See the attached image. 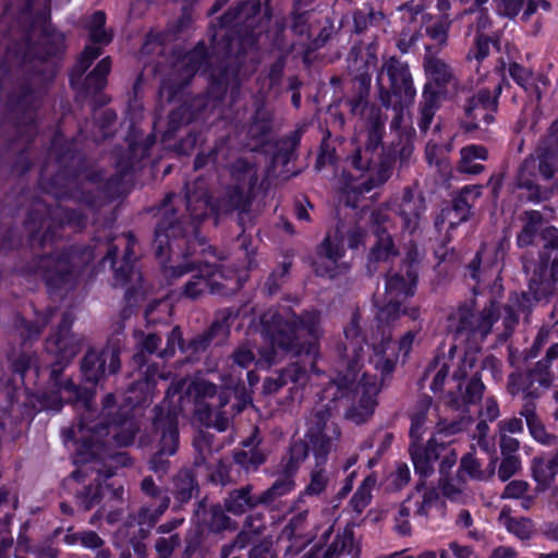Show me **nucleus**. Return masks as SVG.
Wrapping results in <instances>:
<instances>
[{
    "instance_id": "f257e3e1",
    "label": "nucleus",
    "mask_w": 558,
    "mask_h": 558,
    "mask_svg": "<svg viewBox=\"0 0 558 558\" xmlns=\"http://www.w3.org/2000/svg\"><path fill=\"white\" fill-rule=\"evenodd\" d=\"M101 246L106 247L104 262L113 269L112 286L126 287L132 281L134 263L121 259L117 266L119 248L113 244V239L100 243L95 236L89 244L75 243L49 253L35 254L16 271L25 278L40 279L49 296H63L75 288L82 270L101 253Z\"/></svg>"
},
{
    "instance_id": "f03ea898",
    "label": "nucleus",
    "mask_w": 558,
    "mask_h": 558,
    "mask_svg": "<svg viewBox=\"0 0 558 558\" xmlns=\"http://www.w3.org/2000/svg\"><path fill=\"white\" fill-rule=\"evenodd\" d=\"M262 335L267 343L258 350L260 367H270L278 362V354L305 357L311 371L318 375L320 357V313L316 310L296 314L290 306L269 310L260 317Z\"/></svg>"
},
{
    "instance_id": "7ed1b4c3",
    "label": "nucleus",
    "mask_w": 558,
    "mask_h": 558,
    "mask_svg": "<svg viewBox=\"0 0 558 558\" xmlns=\"http://www.w3.org/2000/svg\"><path fill=\"white\" fill-rule=\"evenodd\" d=\"M174 192H168L160 202L159 217L153 240V250L157 259H163L174 247L185 246L187 254L195 253V247L201 248L205 255L216 256V246L208 244L205 236L201 235V223L210 216L216 217L215 198L208 191L185 194L186 215H179L172 207Z\"/></svg>"
},
{
    "instance_id": "20e7f679",
    "label": "nucleus",
    "mask_w": 558,
    "mask_h": 558,
    "mask_svg": "<svg viewBox=\"0 0 558 558\" xmlns=\"http://www.w3.org/2000/svg\"><path fill=\"white\" fill-rule=\"evenodd\" d=\"M201 252L199 247H195V253L187 254L185 246L174 247L163 259H158L168 279L174 280L192 274L182 288L181 295L185 299L196 300L205 293H219L223 288L218 279L223 277L220 262L227 259V254L217 247L216 256Z\"/></svg>"
},
{
    "instance_id": "39448f33",
    "label": "nucleus",
    "mask_w": 558,
    "mask_h": 558,
    "mask_svg": "<svg viewBox=\"0 0 558 558\" xmlns=\"http://www.w3.org/2000/svg\"><path fill=\"white\" fill-rule=\"evenodd\" d=\"M558 174V122H554L546 136L519 165L514 185L527 202L539 204L553 195Z\"/></svg>"
},
{
    "instance_id": "423d86ee",
    "label": "nucleus",
    "mask_w": 558,
    "mask_h": 558,
    "mask_svg": "<svg viewBox=\"0 0 558 558\" xmlns=\"http://www.w3.org/2000/svg\"><path fill=\"white\" fill-rule=\"evenodd\" d=\"M376 64L377 57L372 52L360 57L356 53L352 60L350 59L349 70L353 77L350 89L340 100L351 117L365 121L368 146H376L384 140L386 132V118L381 109L369 101L372 75Z\"/></svg>"
},
{
    "instance_id": "0eeeda50",
    "label": "nucleus",
    "mask_w": 558,
    "mask_h": 558,
    "mask_svg": "<svg viewBox=\"0 0 558 558\" xmlns=\"http://www.w3.org/2000/svg\"><path fill=\"white\" fill-rule=\"evenodd\" d=\"M156 387L140 379L132 383L114 413L107 414L94 427L98 435H111L112 444L119 448L134 444L141 430L140 416L142 410L148 407L154 399Z\"/></svg>"
},
{
    "instance_id": "6e6552de",
    "label": "nucleus",
    "mask_w": 558,
    "mask_h": 558,
    "mask_svg": "<svg viewBox=\"0 0 558 558\" xmlns=\"http://www.w3.org/2000/svg\"><path fill=\"white\" fill-rule=\"evenodd\" d=\"M289 29L303 47L304 58L323 48L331 38L333 24L329 19H319L311 9H305L302 0H294L288 16L277 19L272 28V45L283 50L288 48L284 33Z\"/></svg>"
},
{
    "instance_id": "1a4fd4ad",
    "label": "nucleus",
    "mask_w": 558,
    "mask_h": 558,
    "mask_svg": "<svg viewBox=\"0 0 558 558\" xmlns=\"http://www.w3.org/2000/svg\"><path fill=\"white\" fill-rule=\"evenodd\" d=\"M87 225V216L76 208H53L45 202L36 201L32 204L23 221L28 232L27 243L32 248L44 250L62 239L65 227L73 231H82Z\"/></svg>"
},
{
    "instance_id": "9d476101",
    "label": "nucleus",
    "mask_w": 558,
    "mask_h": 558,
    "mask_svg": "<svg viewBox=\"0 0 558 558\" xmlns=\"http://www.w3.org/2000/svg\"><path fill=\"white\" fill-rule=\"evenodd\" d=\"M255 38L244 35L242 38L227 37L214 43L213 50L219 60L208 73L206 95L214 101L225 100L228 90L239 93L241 87L240 71L250 50L254 49Z\"/></svg>"
},
{
    "instance_id": "9b49d317",
    "label": "nucleus",
    "mask_w": 558,
    "mask_h": 558,
    "mask_svg": "<svg viewBox=\"0 0 558 558\" xmlns=\"http://www.w3.org/2000/svg\"><path fill=\"white\" fill-rule=\"evenodd\" d=\"M378 99L386 109H391L395 116L390 122L391 129H398L403 120L404 111L415 101L416 88L409 63L392 56L381 66L378 76Z\"/></svg>"
},
{
    "instance_id": "f8f14e48",
    "label": "nucleus",
    "mask_w": 558,
    "mask_h": 558,
    "mask_svg": "<svg viewBox=\"0 0 558 558\" xmlns=\"http://www.w3.org/2000/svg\"><path fill=\"white\" fill-rule=\"evenodd\" d=\"M53 147L59 168L48 180H45L43 177L39 179V184L46 193L58 199L75 198L80 190L72 193L71 186L83 174H85L87 182L96 184L97 186L104 182L102 171L96 169L89 170L86 156L77 150L73 144L63 143L56 145L53 143Z\"/></svg>"
},
{
    "instance_id": "ddd939ff",
    "label": "nucleus",
    "mask_w": 558,
    "mask_h": 558,
    "mask_svg": "<svg viewBox=\"0 0 558 558\" xmlns=\"http://www.w3.org/2000/svg\"><path fill=\"white\" fill-rule=\"evenodd\" d=\"M543 239L537 257L523 263L529 292L536 302L548 301L558 283V229H547Z\"/></svg>"
},
{
    "instance_id": "4468645a",
    "label": "nucleus",
    "mask_w": 558,
    "mask_h": 558,
    "mask_svg": "<svg viewBox=\"0 0 558 558\" xmlns=\"http://www.w3.org/2000/svg\"><path fill=\"white\" fill-rule=\"evenodd\" d=\"M180 407L165 398L153 409L151 433L158 437L157 450L149 459V469L162 476L170 469L169 457L179 449V414Z\"/></svg>"
},
{
    "instance_id": "2eb2a0df",
    "label": "nucleus",
    "mask_w": 558,
    "mask_h": 558,
    "mask_svg": "<svg viewBox=\"0 0 558 558\" xmlns=\"http://www.w3.org/2000/svg\"><path fill=\"white\" fill-rule=\"evenodd\" d=\"M414 147L409 141L392 142L385 146L383 140L376 146H368V140L362 147H357L354 153L348 157L347 162L354 169L360 177L365 172L377 169L380 174L391 171L397 161L400 167L407 165L412 157ZM387 178H385L386 180Z\"/></svg>"
},
{
    "instance_id": "dca6fc26",
    "label": "nucleus",
    "mask_w": 558,
    "mask_h": 558,
    "mask_svg": "<svg viewBox=\"0 0 558 558\" xmlns=\"http://www.w3.org/2000/svg\"><path fill=\"white\" fill-rule=\"evenodd\" d=\"M271 0H243L231 5L220 17L219 23L227 28L220 39L228 36L242 38L252 35L255 38L254 49L257 47L262 21H269L272 15Z\"/></svg>"
},
{
    "instance_id": "f3484780",
    "label": "nucleus",
    "mask_w": 558,
    "mask_h": 558,
    "mask_svg": "<svg viewBox=\"0 0 558 558\" xmlns=\"http://www.w3.org/2000/svg\"><path fill=\"white\" fill-rule=\"evenodd\" d=\"M73 323V314L64 312L56 330L46 339V351L56 356L50 365L49 387L62 388L73 381L72 378H63L64 369L81 350V341L72 332Z\"/></svg>"
},
{
    "instance_id": "a211bd4d",
    "label": "nucleus",
    "mask_w": 558,
    "mask_h": 558,
    "mask_svg": "<svg viewBox=\"0 0 558 558\" xmlns=\"http://www.w3.org/2000/svg\"><path fill=\"white\" fill-rule=\"evenodd\" d=\"M231 315L232 313L228 308L219 311L210 325L189 341L187 348H185L181 328L179 326L173 327L167 336L166 348L158 352L157 355L162 360H169L174 356L177 348L182 352L190 350L191 353H202L213 343L221 345L230 336Z\"/></svg>"
},
{
    "instance_id": "6ab92c4d",
    "label": "nucleus",
    "mask_w": 558,
    "mask_h": 558,
    "mask_svg": "<svg viewBox=\"0 0 558 558\" xmlns=\"http://www.w3.org/2000/svg\"><path fill=\"white\" fill-rule=\"evenodd\" d=\"M497 319L494 302L480 313H475L473 304L464 302L448 317L454 341L465 342L469 349L477 347L485 340Z\"/></svg>"
},
{
    "instance_id": "aec40b11",
    "label": "nucleus",
    "mask_w": 558,
    "mask_h": 558,
    "mask_svg": "<svg viewBox=\"0 0 558 558\" xmlns=\"http://www.w3.org/2000/svg\"><path fill=\"white\" fill-rule=\"evenodd\" d=\"M71 477L77 483L73 494L74 505L77 511L87 512L99 506L102 500L109 502H122L124 487L120 481H102V476L96 472V476L88 480L87 471L76 469Z\"/></svg>"
},
{
    "instance_id": "412c9836",
    "label": "nucleus",
    "mask_w": 558,
    "mask_h": 558,
    "mask_svg": "<svg viewBox=\"0 0 558 558\" xmlns=\"http://www.w3.org/2000/svg\"><path fill=\"white\" fill-rule=\"evenodd\" d=\"M558 359V343H553L546 351L545 357L536 362L534 367L526 372H513L508 376L507 389L510 395L524 393V399H537L541 389L550 386L553 376L550 366Z\"/></svg>"
},
{
    "instance_id": "4be33fe9",
    "label": "nucleus",
    "mask_w": 558,
    "mask_h": 558,
    "mask_svg": "<svg viewBox=\"0 0 558 558\" xmlns=\"http://www.w3.org/2000/svg\"><path fill=\"white\" fill-rule=\"evenodd\" d=\"M122 343L119 339L110 338L100 348H89L81 361L83 378L92 385H97L102 378L116 375L121 368Z\"/></svg>"
},
{
    "instance_id": "5701e85b",
    "label": "nucleus",
    "mask_w": 558,
    "mask_h": 558,
    "mask_svg": "<svg viewBox=\"0 0 558 558\" xmlns=\"http://www.w3.org/2000/svg\"><path fill=\"white\" fill-rule=\"evenodd\" d=\"M418 331L420 328L416 330L410 329L398 341L392 339L390 331L387 333L384 331L380 341L373 344V352L376 357L375 368L379 372L383 384L391 378L400 354L403 357V362L407 361Z\"/></svg>"
},
{
    "instance_id": "b1692460",
    "label": "nucleus",
    "mask_w": 558,
    "mask_h": 558,
    "mask_svg": "<svg viewBox=\"0 0 558 558\" xmlns=\"http://www.w3.org/2000/svg\"><path fill=\"white\" fill-rule=\"evenodd\" d=\"M420 260L416 248L407 252L397 269L385 274V292L392 300L403 301L412 298L418 282Z\"/></svg>"
},
{
    "instance_id": "393cba45",
    "label": "nucleus",
    "mask_w": 558,
    "mask_h": 558,
    "mask_svg": "<svg viewBox=\"0 0 558 558\" xmlns=\"http://www.w3.org/2000/svg\"><path fill=\"white\" fill-rule=\"evenodd\" d=\"M95 396L93 388L83 387L69 381L62 388L49 387L48 390L37 393L35 398V412L48 411L58 413L65 403L89 408Z\"/></svg>"
},
{
    "instance_id": "a878e982",
    "label": "nucleus",
    "mask_w": 558,
    "mask_h": 558,
    "mask_svg": "<svg viewBox=\"0 0 558 558\" xmlns=\"http://www.w3.org/2000/svg\"><path fill=\"white\" fill-rule=\"evenodd\" d=\"M119 405H117V399L113 393H107L102 399V410L99 417L90 425H85L81 422V429L86 428L89 432V436L83 437L77 444L75 450V459L77 463L87 464L90 462H98L104 459L105 446L107 438H111V435H98L94 433V427L100 423L104 417L109 413H114Z\"/></svg>"
},
{
    "instance_id": "bb28decb",
    "label": "nucleus",
    "mask_w": 558,
    "mask_h": 558,
    "mask_svg": "<svg viewBox=\"0 0 558 558\" xmlns=\"http://www.w3.org/2000/svg\"><path fill=\"white\" fill-rule=\"evenodd\" d=\"M391 225V219L386 213L380 210L372 213L371 231L376 238V242L367 254V271L369 275L376 271L378 263L388 262L390 258L399 255V251L389 231Z\"/></svg>"
},
{
    "instance_id": "cd10ccee",
    "label": "nucleus",
    "mask_w": 558,
    "mask_h": 558,
    "mask_svg": "<svg viewBox=\"0 0 558 558\" xmlns=\"http://www.w3.org/2000/svg\"><path fill=\"white\" fill-rule=\"evenodd\" d=\"M343 369H339L333 384L337 386L339 392L338 397H351L353 392H368L374 390V395H378L379 388L377 385L376 375L364 373L360 380L357 376L363 366V356H351L350 359H341Z\"/></svg>"
},
{
    "instance_id": "c85d7f7f",
    "label": "nucleus",
    "mask_w": 558,
    "mask_h": 558,
    "mask_svg": "<svg viewBox=\"0 0 558 558\" xmlns=\"http://www.w3.org/2000/svg\"><path fill=\"white\" fill-rule=\"evenodd\" d=\"M282 496L284 495L280 490L279 483H272L270 487L258 495L254 494L253 486L247 484L230 490L223 499V507L233 515H242L259 505L269 506Z\"/></svg>"
},
{
    "instance_id": "c756f323",
    "label": "nucleus",
    "mask_w": 558,
    "mask_h": 558,
    "mask_svg": "<svg viewBox=\"0 0 558 558\" xmlns=\"http://www.w3.org/2000/svg\"><path fill=\"white\" fill-rule=\"evenodd\" d=\"M220 504L208 505V498L202 497L195 504L193 521L198 530L211 533H221L226 530H235V522L226 513Z\"/></svg>"
},
{
    "instance_id": "7c9ffc66",
    "label": "nucleus",
    "mask_w": 558,
    "mask_h": 558,
    "mask_svg": "<svg viewBox=\"0 0 558 558\" xmlns=\"http://www.w3.org/2000/svg\"><path fill=\"white\" fill-rule=\"evenodd\" d=\"M205 110L203 98L193 97L184 100L168 114L167 129L161 133V143L167 145L175 138L179 130L202 118Z\"/></svg>"
},
{
    "instance_id": "2f4dec72",
    "label": "nucleus",
    "mask_w": 558,
    "mask_h": 558,
    "mask_svg": "<svg viewBox=\"0 0 558 558\" xmlns=\"http://www.w3.org/2000/svg\"><path fill=\"white\" fill-rule=\"evenodd\" d=\"M143 494L149 497L153 502L149 506L142 507L138 511V524L154 526L159 518L170 506V496L168 490L156 485L151 476H145L141 483Z\"/></svg>"
},
{
    "instance_id": "473e14b6",
    "label": "nucleus",
    "mask_w": 558,
    "mask_h": 558,
    "mask_svg": "<svg viewBox=\"0 0 558 558\" xmlns=\"http://www.w3.org/2000/svg\"><path fill=\"white\" fill-rule=\"evenodd\" d=\"M124 179L121 175L113 174L104 180L99 186L78 191L75 196L78 203L90 209H100L106 205L117 201L122 195Z\"/></svg>"
},
{
    "instance_id": "72a5a7b5",
    "label": "nucleus",
    "mask_w": 558,
    "mask_h": 558,
    "mask_svg": "<svg viewBox=\"0 0 558 558\" xmlns=\"http://www.w3.org/2000/svg\"><path fill=\"white\" fill-rule=\"evenodd\" d=\"M310 454V445L307 440H292L288 453L281 460L282 475L274 483L280 484V490L283 495L289 494L294 488V477L301 464Z\"/></svg>"
},
{
    "instance_id": "f704fd0d",
    "label": "nucleus",
    "mask_w": 558,
    "mask_h": 558,
    "mask_svg": "<svg viewBox=\"0 0 558 558\" xmlns=\"http://www.w3.org/2000/svg\"><path fill=\"white\" fill-rule=\"evenodd\" d=\"M315 253L318 258L327 259L329 264L315 260L313 263L314 271L317 276L335 278L337 275V263L344 256L342 238L338 232L331 234L328 232L324 240L316 246Z\"/></svg>"
},
{
    "instance_id": "c9c22d12",
    "label": "nucleus",
    "mask_w": 558,
    "mask_h": 558,
    "mask_svg": "<svg viewBox=\"0 0 558 558\" xmlns=\"http://www.w3.org/2000/svg\"><path fill=\"white\" fill-rule=\"evenodd\" d=\"M170 493L173 497V511L182 510L193 498H198L201 486L195 471L192 468L180 469L172 476Z\"/></svg>"
},
{
    "instance_id": "e433bc0d",
    "label": "nucleus",
    "mask_w": 558,
    "mask_h": 558,
    "mask_svg": "<svg viewBox=\"0 0 558 558\" xmlns=\"http://www.w3.org/2000/svg\"><path fill=\"white\" fill-rule=\"evenodd\" d=\"M426 208L425 198L421 194H415L411 187H405L398 208L402 231L414 234L421 226Z\"/></svg>"
},
{
    "instance_id": "4c0bfd02",
    "label": "nucleus",
    "mask_w": 558,
    "mask_h": 558,
    "mask_svg": "<svg viewBox=\"0 0 558 558\" xmlns=\"http://www.w3.org/2000/svg\"><path fill=\"white\" fill-rule=\"evenodd\" d=\"M326 415L319 411L316 414V422L305 434L310 450H312L315 463L319 465L327 464L329 453L332 447V438L326 433Z\"/></svg>"
},
{
    "instance_id": "58836bf2",
    "label": "nucleus",
    "mask_w": 558,
    "mask_h": 558,
    "mask_svg": "<svg viewBox=\"0 0 558 558\" xmlns=\"http://www.w3.org/2000/svg\"><path fill=\"white\" fill-rule=\"evenodd\" d=\"M439 442L436 437H432L425 446L422 444H410L409 454L411 457L414 471L421 481H425L434 472V462L440 458Z\"/></svg>"
},
{
    "instance_id": "ea45409f",
    "label": "nucleus",
    "mask_w": 558,
    "mask_h": 558,
    "mask_svg": "<svg viewBox=\"0 0 558 558\" xmlns=\"http://www.w3.org/2000/svg\"><path fill=\"white\" fill-rule=\"evenodd\" d=\"M254 197L255 194H250L241 184L228 186L221 196L215 198L216 218L233 211H247Z\"/></svg>"
},
{
    "instance_id": "a19ab883",
    "label": "nucleus",
    "mask_w": 558,
    "mask_h": 558,
    "mask_svg": "<svg viewBox=\"0 0 558 558\" xmlns=\"http://www.w3.org/2000/svg\"><path fill=\"white\" fill-rule=\"evenodd\" d=\"M496 252H489L487 245L482 243L471 262L465 265L463 276L473 281L472 291L478 294V286L486 280L496 262Z\"/></svg>"
},
{
    "instance_id": "79ce46f5",
    "label": "nucleus",
    "mask_w": 558,
    "mask_h": 558,
    "mask_svg": "<svg viewBox=\"0 0 558 558\" xmlns=\"http://www.w3.org/2000/svg\"><path fill=\"white\" fill-rule=\"evenodd\" d=\"M447 90L430 86L425 83L422 90V99L418 105L420 117L417 126L421 132L426 133L434 120L436 112L440 108L441 99L446 96Z\"/></svg>"
},
{
    "instance_id": "37998d69",
    "label": "nucleus",
    "mask_w": 558,
    "mask_h": 558,
    "mask_svg": "<svg viewBox=\"0 0 558 558\" xmlns=\"http://www.w3.org/2000/svg\"><path fill=\"white\" fill-rule=\"evenodd\" d=\"M111 65L110 57L102 58L88 74L82 76L77 87L73 89L85 97L100 94L107 86Z\"/></svg>"
},
{
    "instance_id": "c03bdc74",
    "label": "nucleus",
    "mask_w": 558,
    "mask_h": 558,
    "mask_svg": "<svg viewBox=\"0 0 558 558\" xmlns=\"http://www.w3.org/2000/svg\"><path fill=\"white\" fill-rule=\"evenodd\" d=\"M303 134L304 129L300 126L274 141L271 161L275 165L286 167L295 160Z\"/></svg>"
},
{
    "instance_id": "a18cd8bd",
    "label": "nucleus",
    "mask_w": 558,
    "mask_h": 558,
    "mask_svg": "<svg viewBox=\"0 0 558 558\" xmlns=\"http://www.w3.org/2000/svg\"><path fill=\"white\" fill-rule=\"evenodd\" d=\"M487 159L488 150L484 145H466L460 150V160L458 161L457 170L463 174L477 175L485 170V167L476 161H485Z\"/></svg>"
},
{
    "instance_id": "49530a36",
    "label": "nucleus",
    "mask_w": 558,
    "mask_h": 558,
    "mask_svg": "<svg viewBox=\"0 0 558 558\" xmlns=\"http://www.w3.org/2000/svg\"><path fill=\"white\" fill-rule=\"evenodd\" d=\"M532 478L541 490H547L558 474V449L549 458L534 457L531 464Z\"/></svg>"
},
{
    "instance_id": "de8ad7c7",
    "label": "nucleus",
    "mask_w": 558,
    "mask_h": 558,
    "mask_svg": "<svg viewBox=\"0 0 558 558\" xmlns=\"http://www.w3.org/2000/svg\"><path fill=\"white\" fill-rule=\"evenodd\" d=\"M302 361H296L288 364L286 367L281 368L278 373V376L275 378L274 384L275 388H270L267 386V389L270 392H277L283 386L288 384L294 385H304L308 379V371H311L310 361L303 357Z\"/></svg>"
},
{
    "instance_id": "09e8293b",
    "label": "nucleus",
    "mask_w": 558,
    "mask_h": 558,
    "mask_svg": "<svg viewBox=\"0 0 558 558\" xmlns=\"http://www.w3.org/2000/svg\"><path fill=\"white\" fill-rule=\"evenodd\" d=\"M233 184H241L250 194H255L258 183L256 165L245 157L236 158L229 168Z\"/></svg>"
},
{
    "instance_id": "8fccbe9b",
    "label": "nucleus",
    "mask_w": 558,
    "mask_h": 558,
    "mask_svg": "<svg viewBox=\"0 0 558 558\" xmlns=\"http://www.w3.org/2000/svg\"><path fill=\"white\" fill-rule=\"evenodd\" d=\"M472 208L473 204L470 201L456 194L451 199V205L441 209L435 223L438 225L440 219L441 222H448V229H454L471 218Z\"/></svg>"
},
{
    "instance_id": "3c124183",
    "label": "nucleus",
    "mask_w": 558,
    "mask_h": 558,
    "mask_svg": "<svg viewBox=\"0 0 558 558\" xmlns=\"http://www.w3.org/2000/svg\"><path fill=\"white\" fill-rule=\"evenodd\" d=\"M125 141L128 143V148L117 154L114 161V168L117 171L114 174L121 175L123 179L133 173L135 167L144 160L138 154L137 136H135L134 133H128Z\"/></svg>"
},
{
    "instance_id": "603ef678",
    "label": "nucleus",
    "mask_w": 558,
    "mask_h": 558,
    "mask_svg": "<svg viewBox=\"0 0 558 558\" xmlns=\"http://www.w3.org/2000/svg\"><path fill=\"white\" fill-rule=\"evenodd\" d=\"M424 72L426 75L425 83H429L430 86L448 90V85L453 78V74L447 62L436 57H425Z\"/></svg>"
},
{
    "instance_id": "864d4df0",
    "label": "nucleus",
    "mask_w": 558,
    "mask_h": 558,
    "mask_svg": "<svg viewBox=\"0 0 558 558\" xmlns=\"http://www.w3.org/2000/svg\"><path fill=\"white\" fill-rule=\"evenodd\" d=\"M260 532L262 526L254 527L252 515L246 517L244 527L230 543L222 545L220 550L222 558L232 556L235 550H242L251 545L254 546Z\"/></svg>"
},
{
    "instance_id": "5fc2aeb1",
    "label": "nucleus",
    "mask_w": 558,
    "mask_h": 558,
    "mask_svg": "<svg viewBox=\"0 0 558 558\" xmlns=\"http://www.w3.org/2000/svg\"><path fill=\"white\" fill-rule=\"evenodd\" d=\"M213 65L210 53L203 40L198 41L184 57V68L191 77L201 71L207 73Z\"/></svg>"
},
{
    "instance_id": "6e6d98bb",
    "label": "nucleus",
    "mask_w": 558,
    "mask_h": 558,
    "mask_svg": "<svg viewBox=\"0 0 558 558\" xmlns=\"http://www.w3.org/2000/svg\"><path fill=\"white\" fill-rule=\"evenodd\" d=\"M102 54V48L94 45H86L74 65L69 73V83L71 88L77 87L82 76L85 75L86 71L90 68L98 57Z\"/></svg>"
},
{
    "instance_id": "4d7b16f0",
    "label": "nucleus",
    "mask_w": 558,
    "mask_h": 558,
    "mask_svg": "<svg viewBox=\"0 0 558 558\" xmlns=\"http://www.w3.org/2000/svg\"><path fill=\"white\" fill-rule=\"evenodd\" d=\"M509 77L520 86L525 93L535 96L537 100L542 98V92L537 84L533 82V72L521 63L512 61L507 66Z\"/></svg>"
},
{
    "instance_id": "13d9d810",
    "label": "nucleus",
    "mask_w": 558,
    "mask_h": 558,
    "mask_svg": "<svg viewBox=\"0 0 558 558\" xmlns=\"http://www.w3.org/2000/svg\"><path fill=\"white\" fill-rule=\"evenodd\" d=\"M293 264L292 256H283V260L267 276L263 291L266 295L272 296L280 292L287 282Z\"/></svg>"
},
{
    "instance_id": "bf43d9fd",
    "label": "nucleus",
    "mask_w": 558,
    "mask_h": 558,
    "mask_svg": "<svg viewBox=\"0 0 558 558\" xmlns=\"http://www.w3.org/2000/svg\"><path fill=\"white\" fill-rule=\"evenodd\" d=\"M272 113L264 107H258L251 118L248 134L254 141L264 142L272 132Z\"/></svg>"
},
{
    "instance_id": "052dcab7",
    "label": "nucleus",
    "mask_w": 558,
    "mask_h": 558,
    "mask_svg": "<svg viewBox=\"0 0 558 558\" xmlns=\"http://www.w3.org/2000/svg\"><path fill=\"white\" fill-rule=\"evenodd\" d=\"M543 223V215L538 210L524 211V225L517 235L519 247L532 245Z\"/></svg>"
},
{
    "instance_id": "680f3d73",
    "label": "nucleus",
    "mask_w": 558,
    "mask_h": 558,
    "mask_svg": "<svg viewBox=\"0 0 558 558\" xmlns=\"http://www.w3.org/2000/svg\"><path fill=\"white\" fill-rule=\"evenodd\" d=\"M133 459L126 451H114L108 453L102 466L96 470L104 478L102 481L112 482L120 468L131 466Z\"/></svg>"
},
{
    "instance_id": "e2e57ef3",
    "label": "nucleus",
    "mask_w": 558,
    "mask_h": 558,
    "mask_svg": "<svg viewBox=\"0 0 558 558\" xmlns=\"http://www.w3.org/2000/svg\"><path fill=\"white\" fill-rule=\"evenodd\" d=\"M497 111L495 110H488L482 109L474 104H471L469 101L465 102L464 106V114H465V121L463 122V128L468 132L475 131L480 128L481 122H483L486 125H489L495 121V114Z\"/></svg>"
},
{
    "instance_id": "0e129e2a",
    "label": "nucleus",
    "mask_w": 558,
    "mask_h": 558,
    "mask_svg": "<svg viewBox=\"0 0 558 558\" xmlns=\"http://www.w3.org/2000/svg\"><path fill=\"white\" fill-rule=\"evenodd\" d=\"M378 328H383V332L387 329L395 328L401 319V301L390 299L387 303L377 307L375 315Z\"/></svg>"
},
{
    "instance_id": "69168bd1",
    "label": "nucleus",
    "mask_w": 558,
    "mask_h": 558,
    "mask_svg": "<svg viewBox=\"0 0 558 558\" xmlns=\"http://www.w3.org/2000/svg\"><path fill=\"white\" fill-rule=\"evenodd\" d=\"M485 386L481 377L475 374L469 379L464 393L461 397H451L450 403L457 409L461 405L476 404L481 402Z\"/></svg>"
},
{
    "instance_id": "338daca9",
    "label": "nucleus",
    "mask_w": 558,
    "mask_h": 558,
    "mask_svg": "<svg viewBox=\"0 0 558 558\" xmlns=\"http://www.w3.org/2000/svg\"><path fill=\"white\" fill-rule=\"evenodd\" d=\"M415 490H424L422 501L417 502V508L415 511L416 515L427 518L429 510L433 507H436L441 511L446 509V501L440 499L439 493L436 490V488H426L425 481L417 482L415 485Z\"/></svg>"
},
{
    "instance_id": "774afa93",
    "label": "nucleus",
    "mask_w": 558,
    "mask_h": 558,
    "mask_svg": "<svg viewBox=\"0 0 558 558\" xmlns=\"http://www.w3.org/2000/svg\"><path fill=\"white\" fill-rule=\"evenodd\" d=\"M267 460V454L259 448L235 449L233 462L245 472L256 471Z\"/></svg>"
}]
</instances>
